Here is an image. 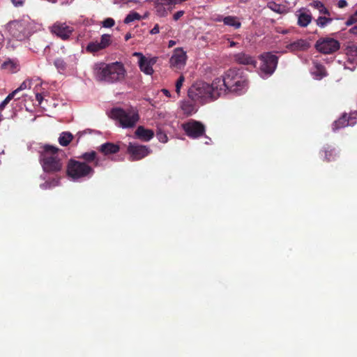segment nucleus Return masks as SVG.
I'll return each instance as SVG.
<instances>
[{
	"instance_id": "1",
	"label": "nucleus",
	"mask_w": 357,
	"mask_h": 357,
	"mask_svg": "<svg viewBox=\"0 0 357 357\" xmlns=\"http://www.w3.org/2000/svg\"><path fill=\"white\" fill-rule=\"evenodd\" d=\"M214 85L220 96L227 91L241 95L247 91L248 80L239 69L230 68L221 77L214 79Z\"/></svg>"
},
{
	"instance_id": "2",
	"label": "nucleus",
	"mask_w": 357,
	"mask_h": 357,
	"mask_svg": "<svg viewBox=\"0 0 357 357\" xmlns=\"http://www.w3.org/2000/svg\"><path fill=\"white\" fill-rule=\"evenodd\" d=\"M93 73L95 79L98 82L115 84L124 81L127 71L124 65L119 61L109 63L99 62L94 64Z\"/></svg>"
},
{
	"instance_id": "3",
	"label": "nucleus",
	"mask_w": 357,
	"mask_h": 357,
	"mask_svg": "<svg viewBox=\"0 0 357 357\" xmlns=\"http://www.w3.org/2000/svg\"><path fill=\"white\" fill-rule=\"evenodd\" d=\"M214 85V80L211 84L206 82H197L188 90V97L195 102L201 104L216 100L220 94Z\"/></svg>"
},
{
	"instance_id": "4",
	"label": "nucleus",
	"mask_w": 357,
	"mask_h": 357,
	"mask_svg": "<svg viewBox=\"0 0 357 357\" xmlns=\"http://www.w3.org/2000/svg\"><path fill=\"white\" fill-rule=\"evenodd\" d=\"M59 149L52 146L45 145L40 155V160L43 169L47 173L60 172L63 167V163L59 158Z\"/></svg>"
},
{
	"instance_id": "5",
	"label": "nucleus",
	"mask_w": 357,
	"mask_h": 357,
	"mask_svg": "<svg viewBox=\"0 0 357 357\" xmlns=\"http://www.w3.org/2000/svg\"><path fill=\"white\" fill-rule=\"evenodd\" d=\"M109 116L117 121L123 128H133L139 120L138 112L133 109L125 110L121 107H115L111 109Z\"/></svg>"
},
{
	"instance_id": "6",
	"label": "nucleus",
	"mask_w": 357,
	"mask_h": 357,
	"mask_svg": "<svg viewBox=\"0 0 357 357\" xmlns=\"http://www.w3.org/2000/svg\"><path fill=\"white\" fill-rule=\"evenodd\" d=\"M66 174L70 178L75 181L91 177L94 174V169L86 162L70 159L67 165Z\"/></svg>"
},
{
	"instance_id": "7",
	"label": "nucleus",
	"mask_w": 357,
	"mask_h": 357,
	"mask_svg": "<svg viewBox=\"0 0 357 357\" xmlns=\"http://www.w3.org/2000/svg\"><path fill=\"white\" fill-rule=\"evenodd\" d=\"M29 22L24 20H14L8 23L6 29L16 40L22 41L30 36Z\"/></svg>"
},
{
	"instance_id": "8",
	"label": "nucleus",
	"mask_w": 357,
	"mask_h": 357,
	"mask_svg": "<svg viewBox=\"0 0 357 357\" xmlns=\"http://www.w3.org/2000/svg\"><path fill=\"white\" fill-rule=\"evenodd\" d=\"M314 48L323 54H331L340 50V43L333 38L321 37L315 43Z\"/></svg>"
},
{
	"instance_id": "9",
	"label": "nucleus",
	"mask_w": 357,
	"mask_h": 357,
	"mask_svg": "<svg viewBox=\"0 0 357 357\" xmlns=\"http://www.w3.org/2000/svg\"><path fill=\"white\" fill-rule=\"evenodd\" d=\"M259 59L261 61L260 66V70L266 75H272L278 66V57L271 52H266L259 56Z\"/></svg>"
},
{
	"instance_id": "10",
	"label": "nucleus",
	"mask_w": 357,
	"mask_h": 357,
	"mask_svg": "<svg viewBox=\"0 0 357 357\" xmlns=\"http://www.w3.org/2000/svg\"><path fill=\"white\" fill-rule=\"evenodd\" d=\"M151 153V150L145 145L130 142L127 147V153L130 161H136L143 159Z\"/></svg>"
},
{
	"instance_id": "11",
	"label": "nucleus",
	"mask_w": 357,
	"mask_h": 357,
	"mask_svg": "<svg viewBox=\"0 0 357 357\" xmlns=\"http://www.w3.org/2000/svg\"><path fill=\"white\" fill-rule=\"evenodd\" d=\"M50 32L63 40H67L74 32V28L66 22H56L50 27Z\"/></svg>"
},
{
	"instance_id": "12",
	"label": "nucleus",
	"mask_w": 357,
	"mask_h": 357,
	"mask_svg": "<svg viewBox=\"0 0 357 357\" xmlns=\"http://www.w3.org/2000/svg\"><path fill=\"white\" fill-rule=\"evenodd\" d=\"M183 128L185 134L192 139L199 138L205 133L204 125L195 120L190 121L183 124Z\"/></svg>"
},
{
	"instance_id": "13",
	"label": "nucleus",
	"mask_w": 357,
	"mask_h": 357,
	"mask_svg": "<svg viewBox=\"0 0 357 357\" xmlns=\"http://www.w3.org/2000/svg\"><path fill=\"white\" fill-rule=\"evenodd\" d=\"M77 59L75 54L68 56V61H65L63 58H56L54 61V65L61 74H64L67 70H73L77 64Z\"/></svg>"
},
{
	"instance_id": "14",
	"label": "nucleus",
	"mask_w": 357,
	"mask_h": 357,
	"mask_svg": "<svg viewBox=\"0 0 357 357\" xmlns=\"http://www.w3.org/2000/svg\"><path fill=\"white\" fill-rule=\"evenodd\" d=\"M133 56L139 58L138 64L141 71L149 75L153 73V66L156 62L155 58L149 59L141 52H135Z\"/></svg>"
},
{
	"instance_id": "15",
	"label": "nucleus",
	"mask_w": 357,
	"mask_h": 357,
	"mask_svg": "<svg viewBox=\"0 0 357 357\" xmlns=\"http://www.w3.org/2000/svg\"><path fill=\"white\" fill-rule=\"evenodd\" d=\"M186 59V52L182 48H176L169 60L170 66L176 69H181L185 66Z\"/></svg>"
},
{
	"instance_id": "16",
	"label": "nucleus",
	"mask_w": 357,
	"mask_h": 357,
	"mask_svg": "<svg viewBox=\"0 0 357 357\" xmlns=\"http://www.w3.org/2000/svg\"><path fill=\"white\" fill-rule=\"evenodd\" d=\"M233 59L234 61L238 64L245 66L250 65L255 68L257 66V61L255 60V59L253 56H250V54H248L243 52L235 54L233 56Z\"/></svg>"
},
{
	"instance_id": "17",
	"label": "nucleus",
	"mask_w": 357,
	"mask_h": 357,
	"mask_svg": "<svg viewBox=\"0 0 357 357\" xmlns=\"http://www.w3.org/2000/svg\"><path fill=\"white\" fill-rule=\"evenodd\" d=\"M310 47V44L305 39H298L288 45L286 48L291 52L306 51Z\"/></svg>"
},
{
	"instance_id": "18",
	"label": "nucleus",
	"mask_w": 357,
	"mask_h": 357,
	"mask_svg": "<svg viewBox=\"0 0 357 357\" xmlns=\"http://www.w3.org/2000/svg\"><path fill=\"white\" fill-rule=\"evenodd\" d=\"M78 159L82 160L84 162L93 163L95 167L100 165V161L95 151L85 152L77 157Z\"/></svg>"
},
{
	"instance_id": "19",
	"label": "nucleus",
	"mask_w": 357,
	"mask_h": 357,
	"mask_svg": "<svg viewBox=\"0 0 357 357\" xmlns=\"http://www.w3.org/2000/svg\"><path fill=\"white\" fill-rule=\"evenodd\" d=\"M98 150L104 155H109L118 153L120 150V147L118 144L112 142H106L100 145L98 148Z\"/></svg>"
},
{
	"instance_id": "20",
	"label": "nucleus",
	"mask_w": 357,
	"mask_h": 357,
	"mask_svg": "<svg viewBox=\"0 0 357 357\" xmlns=\"http://www.w3.org/2000/svg\"><path fill=\"white\" fill-rule=\"evenodd\" d=\"M135 136L144 142L150 141L154 136V132L150 129H146L143 126H139L135 132Z\"/></svg>"
},
{
	"instance_id": "21",
	"label": "nucleus",
	"mask_w": 357,
	"mask_h": 357,
	"mask_svg": "<svg viewBox=\"0 0 357 357\" xmlns=\"http://www.w3.org/2000/svg\"><path fill=\"white\" fill-rule=\"evenodd\" d=\"M320 153L321 155H324V160L328 162L335 161L338 157V153L334 148L331 146L324 147Z\"/></svg>"
},
{
	"instance_id": "22",
	"label": "nucleus",
	"mask_w": 357,
	"mask_h": 357,
	"mask_svg": "<svg viewBox=\"0 0 357 357\" xmlns=\"http://www.w3.org/2000/svg\"><path fill=\"white\" fill-rule=\"evenodd\" d=\"M351 124V123H349V118L347 116V114H344L337 121H334L333 124V130L336 131L338 129L344 128Z\"/></svg>"
},
{
	"instance_id": "23",
	"label": "nucleus",
	"mask_w": 357,
	"mask_h": 357,
	"mask_svg": "<svg viewBox=\"0 0 357 357\" xmlns=\"http://www.w3.org/2000/svg\"><path fill=\"white\" fill-rule=\"evenodd\" d=\"M224 24L232 26L236 29H239L241 26V23L236 16H226L222 19Z\"/></svg>"
},
{
	"instance_id": "24",
	"label": "nucleus",
	"mask_w": 357,
	"mask_h": 357,
	"mask_svg": "<svg viewBox=\"0 0 357 357\" xmlns=\"http://www.w3.org/2000/svg\"><path fill=\"white\" fill-rule=\"evenodd\" d=\"M312 15L311 14H308L306 13H301L298 15V24L301 27H306L312 21Z\"/></svg>"
},
{
	"instance_id": "25",
	"label": "nucleus",
	"mask_w": 357,
	"mask_h": 357,
	"mask_svg": "<svg viewBox=\"0 0 357 357\" xmlns=\"http://www.w3.org/2000/svg\"><path fill=\"white\" fill-rule=\"evenodd\" d=\"M73 138V135L69 132H63L59 137V142L63 146H68Z\"/></svg>"
},
{
	"instance_id": "26",
	"label": "nucleus",
	"mask_w": 357,
	"mask_h": 357,
	"mask_svg": "<svg viewBox=\"0 0 357 357\" xmlns=\"http://www.w3.org/2000/svg\"><path fill=\"white\" fill-rule=\"evenodd\" d=\"M1 68L8 70L9 73H15L17 70V64L11 60L4 61L1 64Z\"/></svg>"
},
{
	"instance_id": "27",
	"label": "nucleus",
	"mask_w": 357,
	"mask_h": 357,
	"mask_svg": "<svg viewBox=\"0 0 357 357\" xmlns=\"http://www.w3.org/2000/svg\"><path fill=\"white\" fill-rule=\"evenodd\" d=\"M312 7L319 10V13L329 16V10L324 6V3L319 1H314L310 4Z\"/></svg>"
},
{
	"instance_id": "28",
	"label": "nucleus",
	"mask_w": 357,
	"mask_h": 357,
	"mask_svg": "<svg viewBox=\"0 0 357 357\" xmlns=\"http://www.w3.org/2000/svg\"><path fill=\"white\" fill-rule=\"evenodd\" d=\"M102 50L103 49L98 41L89 43L86 47V51L92 54H95Z\"/></svg>"
},
{
	"instance_id": "29",
	"label": "nucleus",
	"mask_w": 357,
	"mask_h": 357,
	"mask_svg": "<svg viewBox=\"0 0 357 357\" xmlns=\"http://www.w3.org/2000/svg\"><path fill=\"white\" fill-rule=\"evenodd\" d=\"M315 70L314 71V75L318 78L321 79L324 77L326 76V70L325 67L320 63H316L314 65Z\"/></svg>"
},
{
	"instance_id": "30",
	"label": "nucleus",
	"mask_w": 357,
	"mask_h": 357,
	"mask_svg": "<svg viewBox=\"0 0 357 357\" xmlns=\"http://www.w3.org/2000/svg\"><path fill=\"white\" fill-rule=\"evenodd\" d=\"M141 15L137 12H130L124 19L123 22L125 24H129L135 20H141Z\"/></svg>"
},
{
	"instance_id": "31",
	"label": "nucleus",
	"mask_w": 357,
	"mask_h": 357,
	"mask_svg": "<svg viewBox=\"0 0 357 357\" xmlns=\"http://www.w3.org/2000/svg\"><path fill=\"white\" fill-rule=\"evenodd\" d=\"M99 43L103 50L107 48L112 43L111 36L109 34H103L101 36Z\"/></svg>"
},
{
	"instance_id": "32",
	"label": "nucleus",
	"mask_w": 357,
	"mask_h": 357,
	"mask_svg": "<svg viewBox=\"0 0 357 357\" xmlns=\"http://www.w3.org/2000/svg\"><path fill=\"white\" fill-rule=\"evenodd\" d=\"M333 21V18L320 16L316 20V24L319 27H324Z\"/></svg>"
},
{
	"instance_id": "33",
	"label": "nucleus",
	"mask_w": 357,
	"mask_h": 357,
	"mask_svg": "<svg viewBox=\"0 0 357 357\" xmlns=\"http://www.w3.org/2000/svg\"><path fill=\"white\" fill-rule=\"evenodd\" d=\"M181 109L185 114L188 115L191 114L194 110L193 105L189 102H184L181 106Z\"/></svg>"
},
{
	"instance_id": "34",
	"label": "nucleus",
	"mask_w": 357,
	"mask_h": 357,
	"mask_svg": "<svg viewBox=\"0 0 357 357\" xmlns=\"http://www.w3.org/2000/svg\"><path fill=\"white\" fill-rule=\"evenodd\" d=\"M157 138L162 143H166L168 141V137L165 132L162 130H159L156 133Z\"/></svg>"
},
{
	"instance_id": "35",
	"label": "nucleus",
	"mask_w": 357,
	"mask_h": 357,
	"mask_svg": "<svg viewBox=\"0 0 357 357\" xmlns=\"http://www.w3.org/2000/svg\"><path fill=\"white\" fill-rule=\"evenodd\" d=\"M31 80L29 79H26L24 80L21 84L20 86L17 89H15L17 92L20 91H22V90H24V89H30L31 88Z\"/></svg>"
},
{
	"instance_id": "36",
	"label": "nucleus",
	"mask_w": 357,
	"mask_h": 357,
	"mask_svg": "<svg viewBox=\"0 0 357 357\" xmlns=\"http://www.w3.org/2000/svg\"><path fill=\"white\" fill-rule=\"evenodd\" d=\"M184 77L181 75L176 82V92L178 96L180 95V90L184 82Z\"/></svg>"
},
{
	"instance_id": "37",
	"label": "nucleus",
	"mask_w": 357,
	"mask_h": 357,
	"mask_svg": "<svg viewBox=\"0 0 357 357\" xmlns=\"http://www.w3.org/2000/svg\"><path fill=\"white\" fill-rule=\"evenodd\" d=\"M115 24L114 20L112 18L108 17L105 19L102 22V26L105 28H111Z\"/></svg>"
},
{
	"instance_id": "38",
	"label": "nucleus",
	"mask_w": 357,
	"mask_h": 357,
	"mask_svg": "<svg viewBox=\"0 0 357 357\" xmlns=\"http://www.w3.org/2000/svg\"><path fill=\"white\" fill-rule=\"evenodd\" d=\"M357 22V10L351 15L346 22L347 26H351Z\"/></svg>"
},
{
	"instance_id": "39",
	"label": "nucleus",
	"mask_w": 357,
	"mask_h": 357,
	"mask_svg": "<svg viewBox=\"0 0 357 357\" xmlns=\"http://www.w3.org/2000/svg\"><path fill=\"white\" fill-rule=\"evenodd\" d=\"M12 3L15 6V7H22L24 3H25V1L26 0H10Z\"/></svg>"
},
{
	"instance_id": "40",
	"label": "nucleus",
	"mask_w": 357,
	"mask_h": 357,
	"mask_svg": "<svg viewBox=\"0 0 357 357\" xmlns=\"http://www.w3.org/2000/svg\"><path fill=\"white\" fill-rule=\"evenodd\" d=\"M185 12L183 10H179L175 13L173 15V19L175 21L178 20L183 15Z\"/></svg>"
},
{
	"instance_id": "41",
	"label": "nucleus",
	"mask_w": 357,
	"mask_h": 357,
	"mask_svg": "<svg viewBox=\"0 0 357 357\" xmlns=\"http://www.w3.org/2000/svg\"><path fill=\"white\" fill-rule=\"evenodd\" d=\"M18 92L15 90L13 91L12 93H9L7 97L6 98V99L10 102L12 99H13L15 96V95Z\"/></svg>"
},
{
	"instance_id": "42",
	"label": "nucleus",
	"mask_w": 357,
	"mask_h": 357,
	"mask_svg": "<svg viewBox=\"0 0 357 357\" xmlns=\"http://www.w3.org/2000/svg\"><path fill=\"white\" fill-rule=\"evenodd\" d=\"M160 31L159 25L156 24L154 27L150 31V33L153 35L158 33Z\"/></svg>"
},
{
	"instance_id": "43",
	"label": "nucleus",
	"mask_w": 357,
	"mask_h": 357,
	"mask_svg": "<svg viewBox=\"0 0 357 357\" xmlns=\"http://www.w3.org/2000/svg\"><path fill=\"white\" fill-rule=\"evenodd\" d=\"M347 6V2L345 0H339L337 2V6L340 8H345Z\"/></svg>"
},
{
	"instance_id": "44",
	"label": "nucleus",
	"mask_w": 357,
	"mask_h": 357,
	"mask_svg": "<svg viewBox=\"0 0 357 357\" xmlns=\"http://www.w3.org/2000/svg\"><path fill=\"white\" fill-rule=\"evenodd\" d=\"M36 99L38 102V104L41 105L43 100V95L41 93H37L36 94Z\"/></svg>"
},
{
	"instance_id": "45",
	"label": "nucleus",
	"mask_w": 357,
	"mask_h": 357,
	"mask_svg": "<svg viewBox=\"0 0 357 357\" xmlns=\"http://www.w3.org/2000/svg\"><path fill=\"white\" fill-rule=\"evenodd\" d=\"M40 187L43 189H48V188H52V185H51V183L50 181H46L44 183L41 184Z\"/></svg>"
},
{
	"instance_id": "46",
	"label": "nucleus",
	"mask_w": 357,
	"mask_h": 357,
	"mask_svg": "<svg viewBox=\"0 0 357 357\" xmlns=\"http://www.w3.org/2000/svg\"><path fill=\"white\" fill-rule=\"evenodd\" d=\"M9 103V102L5 98L1 103H0V110H3L5 107Z\"/></svg>"
},
{
	"instance_id": "47",
	"label": "nucleus",
	"mask_w": 357,
	"mask_h": 357,
	"mask_svg": "<svg viewBox=\"0 0 357 357\" xmlns=\"http://www.w3.org/2000/svg\"><path fill=\"white\" fill-rule=\"evenodd\" d=\"M50 182L51 183L52 187L56 186L59 185V178H54Z\"/></svg>"
},
{
	"instance_id": "48",
	"label": "nucleus",
	"mask_w": 357,
	"mask_h": 357,
	"mask_svg": "<svg viewBox=\"0 0 357 357\" xmlns=\"http://www.w3.org/2000/svg\"><path fill=\"white\" fill-rule=\"evenodd\" d=\"M349 32L352 34L357 35V24L352 27L351 29H350Z\"/></svg>"
},
{
	"instance_id": "49",
	"label": "nucleus",
	"mask_w": 357,
	"mask_h": 357,
	"mask_svg": "<svg viewBox=\"0 0 357 357\" xmlns=\"http://www.w3.org/2000/svg\"><path fill=\"white\" fill-rule=\"evenodd\" d=\"M227 40L229 43V47H234V46H236L237 45V43H236V42H234L233 40H230L229 38H228Z\"/></svg>"
},
{
	"instance_id": "50",
	"label": "nucleus",
	"mask_w": 357,
	"mask_h": 357,
	"mask_svg": "<svg viewBox=\"0 0 357 357\" xmlns=\"http://www.w3.org/2000/svg\"><path fill=\"white\" fill-rule=\"evenodd\" d=\"M162 93L167 97H170L171 95H170V92L167 90V89H163L162 90Z\"/></svg>"
},
{
	"instance_id": "51",
	"label": "nucleus",
	"mask_w": 357,
	"mask_h": 357,
	"mask_svg": "<svg viewBox=\"0 0 357 357\" xmlns=\"http://www.w3.org/2000/svg\"><path fill=\"white\" fill-rule=\"evenodd\" d=\"M3 42V34L0 32V50H1V47H2Z\"/></svg>"
},
{
	"instance_id": "52",
	"label": "nucleus",
	"mask_w": 357,
	"mask_h": 357,
	"mask_svg": "<svg viewBox=\"0 0 357 357\" xmlns=\"http://www.w3.org/2000/svg\"><path fill=\"white\" fill-rule=\"evenodd\" d=\"M175 45H176V41L171 40L169 41L168 47H172Z\"/></svg>"
},
{
	"instance_id": "53",
	"label": "nucleus",
	"mask_w": 357,
	"mask_h": 357,
	"mask_svg": "<svg viewBox=\"0 0 357 357\" xmlns=\"http://www.w3.org/2000/svg\"><path fill=\"white\" fill-rule=\"evenodd\" d=\"M132 36L130 33H127L125 36V40L128 41L130 38H131Z\"/></svg>"
},
{
	"instance_id": "54",
	"label": "nucleus",
	"mask_w": 357,
	"mask_h": 357,
	"mask_svg": "<svg viewBox=\"0 0 357 357\" xmlns=\"http://www.w3.org/2000/svg\"><path fill=\"white\" fill-rule=\"evenodd\" d=\"M223 18L224 17H222V16L219 15V16H218V17H216L215 19V22H222Z\"/></svg>"
},
{
	"instance_id": "55",
	"label": "nucleus",
	"mask_w": 357,
	"mask_h": 357,
	"mask_svg": "<svg viewBox=\"0 0 357 357\" xmlns=\"http://www.w3.org/2000/svg\"><path fill=\"white\" fill-rule=\"evenodd\" d=\"M351 51H352V52H356V54H357V46L354 45V46H352V47H351Z\"/></svg>"
},
{
	"instance_id": "56",
	"label": "nucleus",
	"mask_w": 357,
	"mask_h": 357,
	"mask_svg": "<svg viewBox=\"0 0 357 357\" xmlns=\"http://www.w3.org/2000/svg\"><path fill=\"white\" fill-rule=\"evenodd\" d=\"M1 120H2V119H0V122L1 121Z\"/></svg>"
}]
</instances>
